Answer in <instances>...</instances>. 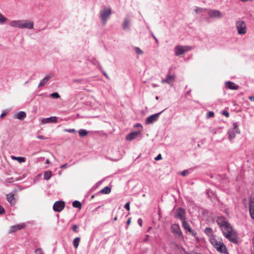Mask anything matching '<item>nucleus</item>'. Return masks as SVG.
I'll return each mask as SVG.
<instances>
[{
    "mask_svg": "<svg viewBox=\"0 0 254 254\" xmlns=\"http://www.w3.org/2000/svg\"><path fill=\"white\" fill-rule=\"evenodd\" d=\"M210 243L216 249L217 251L222 254H229L227 249L223 242L222 239L212 238L210 239Z\"/></svg>",
    "mask_w": 254,
    "mask_h": 254,
    "instance_id": "1",
    "label": "nucleus"
},
{
    "mask_svg": "<svg viewBox=\"0 0 254 254\" xmlns=\"http://www.w3.org/2000/svg\"><path fill=\"white\" fill-rule=\"evenodd\" d=\"M10 26L20 29H32L34 28V23L32 21L28 20H17L11 21Z\"/></svg>",
    "mask_w": 254,
    "mask_h": 254,
    "instance_id": "2",
    "label": "nucleus"
},
{
    "mask_svg": "<svg viewBox=\"0 0 254 254\" xmlns=\"http://www.w3.org/2000/svg\"><path fill=\"white\" fill-rule=\"evenodd\" d=\"M112 14V10L110 8L104 7L100 11V17L103 25H105L107 23L108 18Z\"/></svg>",
    "mask_w": 254,
    "mask_h": 254,
    "instance_id": "3",
    "label": "nucleus"
},
{
    "mask_svg": "<svg viewBox=\"0 0 254 254\" xmlns=\"http://www.w3.org/2000/svg\"><path fill=\"white\" fill-rule=\"evenodd\" d=\"M236 28L239 35H243L247 32L246 23L243 20H238L236 21Z\"/></svg>",
    "mask_w": 254,
    "mask_h": 254,
    "instance_id": "4",
    "label": "nucleus"
},
{
    "mask_svg": "<svg viewBox=\"0 0 254 254\" xmlns=\"http://www.w3.org/2000/svg\"><path fill=\"white\" fill-rule=\"evenodd\" d=\"M191 50V48L189 46L177 45L174 48L175 55L177 56L183 55L185 52L190 51Z\"/></svg>",
    "mask_w": 254,
    "mask_h": 254,
    "instance_id": "5",
    "label": "nucleus"
},
{
    "mask_svg": "<svg viewBox=\"0 0 254 254\" xmlns=\"http://www.w3.org/2000/svg\"><path fill=\"white\" fill-rule=\"evenodd\" d=\"M235 132H237L238 133H240V131L238 127V125L237 123H234L233 124V127L229 129L228 131V134L229 135V139L230 140L233 139L235 137Z\"/></svg>",
    "mask_w": 254,
    "mask_h": 254,
    "instance_id": "6",
    "label": "nucleus"
},
{
    "mask_svg": "<svg viewBox=\"0 0 254 254\" xmlns=\"http://www.w3.org/2000/svg\"><path fill=\"white\" fill-rule=\"evenodd\" d=\"M164 111H162L161 112L152 115L148 117L145 121V123L146 124H151L153 123L154 122L157 121L160 115Z\"/></svg>",
    "mask_w": 254,
    "mask_h": 254,
    "instance_id": "7",
    "label": "nucleus"
},
{
    "mask_svg": "<svg viewBox=\"0 0 254 254\" xmlns=\"http://www.w3.org/2000/svg\"><path fill=\"white\" fill-rule=\"evenodd\" d=\"M175 79V75L174 74H171L170 71L169 70L166 75L165 79L161 80L162 83H168L169 84H172Z\"/></svg>",
    "mask_w": 254,
    "mask_h": 254,
    "instance_id": "8",
    "label": "nucleus"
},
{
    "mask_svg": "<svg viewBox=\"0 0 254 254\" xmlns=\"http://www.w3.org/2000/svg\"><path fill=\"white\" fill-rule=\"evenodd\" d=\"M175 217L182 221L185 218V211L182 208L179 207L176 211Z\"/></svg>",
    "mask_w": 254,
    "mask_h": 254,
    "instance_id": "9",
    "label": "nucleus"
},
{
    "mask_svg": "<svg viewBox=\"0 0 254 254\" xmlns=\"http://www.w3.org/2000/svg\"><path fill=\"white\" fill-rule=\"evenodd\" d=\"M208 14L209 17L213 18H221L223 16L220 11L215 9L209 10Z\"/></svg>",
    "mask_w": 254,
    "mask_h": 254,
    "instance_id": "10",
    "label": "nucleus"
},
{
    "mask_svg": "<svg viewBox=\"0 0 254 254\" xmlns=\"http://www.w3.org/2000/svg\"><path fill=\"white\" fill-rule=\"evenodd\" d=\"M64 207V201H57L55 202L53 205V209L56 212H61Z\"/></svg>",
    "mask_w": 254,
    "mask_h": 254,
    "instance_id": "11",
    "label": "nucleus"
},
{
    "mask_svg": "<svg viewBox=\"0 0 254 254\" xmlns=\"http://www.w3.org/2000/svg\"><path fill=\"white\" fill-rule=\"evenodd\" d=\"M131 26V20L129 16H127L124 19L122 23L123 29L125 30H129Z\"/></svg>",
    "mask_w": 254,
    "mask_h": 254,
    "instance_id": "12",
    "label": "nucleus"
},
{
    "mask_svg": "<svg viewBox=\"0 0 254 254\" xmlns=\"http://www.w3.org/2000/svg\"><path fill=\"white\" fill-rule=\"evenodd\" d=\"M222 231L223 235L225 236L228 234H230V232L233 231V229L229 223L226 224V225L220 228Z\"/></svg>",
    "mask_w": 254,
    "mask_h": 254,
    "instance_id": "13",
    "label": "nucleus"
},
{
    "mask_svg": "<svg viewBox=\"0 0 254 254\" xmlns=\"http://www.w3.org/2000/svg\"><path fill=\"white\" fill-rule=\"evenodd\" d=\"M141 133V130L135 131L130 132L126 136L127 140H132L139 136Z\"/></svg>",
    "mask_w": 254,
    "mask_h": 254,
    "instance_id": "14",
    "label": "nucleus"
},
{
    "mask_svg": "<svg viewBox=\"0 0 254 254\" xmlns=\"http://www.w3.org/2000/svg\"><path fill=\"white\" fill-rule=\"evenodd\" d=\"M26 225L24 223L19 224L13 225L10 227L9 233H12L17 231L18 230H21L25 227Z\"/></svg>",
    "mask_w": 254,
    "mask_h": 254,
    "instance_id": "15",
    "label": "nucleus"
},
{
    "mask_svg": "<svg viewBox=\"0 0 254 254\" xmlns=\"http://www.w3.org/2000/svg\"><path fill=\"white\" fill-rule=\"evenodd\" d=\"M171 229L172 231L176 235V236L180 237L182 235V231L178 225H172L171 226Z\"/></svg>",
    "mask_w": 254,
    "mask_h": 254,
    "instance_id": "16",
    "label": "nucleus"
},
{
    "mask_svg": "<svg viewBox=\"0 0 254 254\" xmlns=\"http://www.w3.org/2000/svg\"><path fill=\"white\" fill-rule=\"evenodd\" d=\"M225 237L231 242L235 244L238 243V238L233 231L230 232V234H227Z\"/></svg>",
    "mask_w": 254,
    "mask_h": 254,
    "instance_id": "17",
    "label": "nucleus"
},
{
    "mask_svg": "<svg viewBox=\"0 0 254 254\" xmlns=\"http://www.w3.org/2000/svg\"><path fill=\"white\" fill-rule=\"evenodd\" d=\"M216 222L220 228L229 223L225 217L222 216L217 217Z\"/></svg>",
    "mask_w": 254,
    "mask_h": 254,
    "instance_id": "18",
    "label": "nucleus"
},
{
    "mask_svg": "<svg viewBox=\"0 0 254 254\" xmlns=\"http://www.w3.org/2000/svg\"><path fill=\"white\" fill-rule=\"evenodd\" d=\"M41 121L43 124H48L51 123H57V118L56 117H51L47 118H42Z\"/></svg>",
    "mask_w": 254,
    "mask_h": 254,
    "instance_id": "19",
    "label": "nucleus"
},
{
    "mask_svg": "<svg viewBox=\"0 0 254 254\" xmlns=\"http://www.w3.org/2000/svg\"><path fill=\"white\" fill-rule=\"evenodd\" d=\"M6 199L11 205H14L16 203L14 195L12 193L6 194Z\"/></svg>",
    "mask_w": 254,
    "mask_h": 254,
    "instance_id": "20",
    "label": "nucleus"
},
{
    "mask_svg": "<svg viewBox=\"0 0 254 254\" xmlns=\"http://www.w3.org/2000/svg\"><path fill=\"white\" fill-rule=\"evenodd\" d=\"M204 233L209 237V241L210 239L216 238L215 236H214L213 234V230L211 228H206L204 230Z\"/></svg>",
    "mask_w": 254,
    "mask_h": 254,
    "instance_id": "21",
    "label": "nucleus"
},
{
    "mask_svg": "<svg viewBox=\"0 0 254 254\" xmlns=\"http://www.w3.org/2000/svg\"><path fill=\"white\" fill-rule=\"evenodd\" d=\"M53 77L52 74L46 75L42 80L40 82L38 87H41L45 85V84Z\"/></svg>",
    "mask_w": 254,
    "mask_h": 254,
    "instance_id": "22",
    "label": "nucleus"
},
{
    "mask_svg": "<svg viewBox=\"0 0 254 254\" xmlns=\"http://www.w3.org/2000/svg\"><path fill=\"white\" fill-rule=\"evenodd\" d=\"M225 86L230 89L237 90L239 88L238 85H237L235 83L231 81L226 82Z\"/></svg>",
    "mask_w": 254,
    "mask_h": 254,
    "instance_id": "23",
    "label": "nucleus"
},
{
    "mask_svg": "<svg viewBox=\"0 0 254 254\" xmlns=\"http://www.w3.org/2000/svg\"><path fill=\"white\" fill-rule=\"evenodd\" d=\"M249 212L251 218L254 220V202L251 201L249 204Z\"/></svg>",
    "mask_w": 254,
    "mask_h": 254,
    "instance_id": "24",
    "label": "nucleus"
},
{
    "mask_svg": "<svg viewBox=\"0 0 254 254\" xmlns=\"http://www.w3.org/2000/svg\"><path fill=\"white\" fill-rule=\"evenodd\" d=\"M26 117L25 112L23 111L19 112L16 116L14 117L15 118L18 119L20 120H24Z\"/></svg>",
    "mask_w": 254,
    "mask_h": 254,
    "instance_id": "25",
    "label": "nucleus"
},
{
    "mask_svg": "<svg viewBox=\"0 0 254 254\" xmlns=\"http://www.w3.org/2000/svg\"><path fill=\"white\" fill-rule=\"evenodd\" d=\"M182 226L184 228L189 232L191 233L192 232V230L190 227V224L186 221V220H184L182 223Z\"/></svg>",
    "mask_w": 254,
    "mask_h": 254,
    "instance_id": "26",
    "label": "nucleus"
},
{
    "mask_svg": "<svg viewBox=\"0 0 254 254\" xmlns=\"http://www.w3.org/2000/svg\"><path fill=\"white\" fill-rule=\"evenodd\" d=\"M19 179L18 178H15V179L11 177V178H7V179H6L4 182H3V184L6 186H8L9 184L10 183H11L12 182H14V181H19Z\"/></svg>",
    "mask_w": 254,
    "mask_h": 254,
    "instance_id": "27",
    "label": "nucleus"
},
{
    "mask_svg": "<svg viewBox=\"0 0 254 254\" xmlns=\"http://www.w3.org/2000/svg\"><path fill=\"white\" fill-rule=\"evenodd\" d=\"M11 158L12 160L18 161L20 163L24 162L25 161V158L23 157H16L14 156H11Z\"/></svg>",
    "mask_w": 254,
    "mask_h": 254,
    "instance_id": "28",
    "label": "nucleus"
},
{
    "mask_svg": "<svg viewBox=\"0 0 254 254\" xmlns=\"http://www.w3.org/2000/svg\"><path fill=\"white\" fill-rule=\"evenodd\" d=\"M52 177V172L51 171H47L44 174V179L45 180H49Z\"/></svg>",
    "mask_w": 254,
    "mask_h": 254,
    "instance_id": "29",
    "label": "nucleus"
},
{
    "mask_svg": "<svg viewBox=\"0 0 254 254\" xmlns=\"http://www.w3.org/2000/svg\"><path fill=\"white\" fill-rule=\"evenodd\" d=\"M78 133H79L80 137H83L87 135L88 131L86 129H80L79 130Z\"/></svg>",
    "mask_w": 254,
    "mask_h": 254,
    "instance_id": "30",
    "label": "nucleus"
},
{
    "mask_svg": "<svg viewBox=\"0 0 254 254\" xmlns=\"http://www.w3.org/2000/svg\"><path fill=\"white\" fill-rule=\"evenodd\" d=\"M111 192V189L108 187H105L100 191V192L103 194H109Z\"/></svg>",
    "mask_w": 254,
    "mask_h": 254,
    "instance_id": "31",
    "label": "nucleus"
},
{
    "mask_svg": "<svg viewBox=\"0 0 254 254\" xmlns=\"http://www.w3.org/2000/svg\"><path fill=\"white\" fill-rule=\"evenodd\" d=\"M80 240V239L79 237H76L73 240V245L75 248H78V247L79 246Z\"/></svg>",
    "mask_w": 254,
    "mask_h": 254,
    "instance_id": "32",
    "label": "nucleus"
},
{
    "mask_svg": "<svg viewBox=\"0 0 254 254\" xmlns=\"http://www.w3.org/2000/svg\"><path fill=\"white\" fill-rule=\"evenodd\" d=\"M72 206L75 208H80L81 207V203L78 200H75L72 203Z\"/></svg>",
    "mask_w": 254,
    "mask_h": 254,
    "instance_id": "33",
    "label": "nucleus"
},
{
    "mask_svg": "<svg viewBox=\"0 0 254 254\" xmlns=\"http://www.w3.org/2000/svg\"><path fill=\"white\" fill-rule=\"evenodd\" d=\"M7 21V18L5 17L0 13V24H3Z\"/></svg>",
    "mask_w": 254,
    "mask_h": 254,
    "instance_id": "34",
    "label": "nucleus"
},
{
    "mask_svg": "<svg viewBox=\"0 0 254 254\" xmlns=\"http://www.w3.org/2000/svg\"><path fill=\"white\" fill-rule=\"evenodd\" d=\"M203 8L199 7H195L194 9V11L196 13H201L202 11H203Z\"/></svg>",
    "mask_w": 254,
    "mask_h": 254,
    "instance_id": "35",
    "label": "nucleus"
},
{
    "mask_svg": "<svg viewBox=\"0 0 254 254\" xmlns=\"http://www.w3.org/2000/svg\"><path fill=\"white\" fill-rule=\"evenodd\" d=\"M51 97L53 98H59L60 97V96L58 92H54L51 94Z\"/></svg>",
    "mask_w": 254,
    "mask_h": 254,
    "instance_id": "36",
    "label": "nucleus"
},
{
    "mask_svg": "<svg viewBox=\"0 0 254 254\" xmlns=\"http://www.w3.org/2000/svg\"><path fill=\"white\" fill-rule=\"evenodd\" d=\"M214 116V113L213 111H209L207 113V118H212Z\"/></svg>",
    "mask_w": 254,
    "mask_h": 254,
    "instance_id": "37",
    "label": "nucleus"
},
{
    "mask_svg": "<svg viewBox=\"0 0 254 254\" xmlns=\"http://www.w3.org/2000/svg\"><path fill=\"white\" fill-rule=\"evenodd\" d=\"M64 131L70 133H74L76 132V130L74 128L65 129Z\"/></svg>",
    "mask_w": 254,
    "mask_h": 254,
    "instance_id": "38",
    "label": "nucleus"
},
{
    "mask_svg": "<svg viewBox=\"0 0 254 254\" xmlns=\"http://www.w3.org/2000/svg\"><path fill=\"white\" fill-rule=\"evenodd\" d=\"M135 51L138 55H141L143 53V52L138 47L135 48Z\"/></svg>",
    "mask_w": 254,
    "mask_h": 254,
    "instance_id": "39",
    "label": "nucleus"
},
{
    "mask_svg": "<svg viewBox=\"0 0 254 254\" xmlns=\"http://www.w3.org/2000/svg\"><path fill=\"white\" fill-rule=\"evenodd\" d=\"M189 171L188 170H185L181 172V174L183 176H185L189 174Z\"/></svg>",
    "mask_w": 254,
    "mask_h": 254,
    "instance_id": "40",
    "label": "nucleus"
},
{
    "mask_svg": "<svg viewBox=\"0 0 254 254\" xmlns=\"http://www.w3.org/2000/svg\"><path fill=\"white\" fill-rule=\"evenodd\" d=\"M35 253L36 254H43V251L41 249L39 248L35 250Z\"/></svg>",
    "mask_w": 254,
    "mask_h": 254,
    "instance_id": "41",
    "label": "nucleus"
},
{
    "mask_svg": "<svg viewBox=\"0 0 254 254\" xmlns=\"http://www.w3.org/2000/svg\"><path fill=\"white\" fill-rule=\"evenodd\" d=\"M221 114L222 115H224L225 116H226V117H229V113L227 111H225V110L222 111L221 112Z\"/></svg>",
    "mask_w": 254,
    "mask_h": 254,
    "instance_id": "42",
    "label": "nucleus"
},
{
    "mask_svg": "<svg viewBox=\"0 0 254 254\" xmlns=\"http://www.w3.org/2000/svg\"><path fill=\"white\" fill-rule=\"evenodd\" d=\"M77 228H78V226L76 225H73L72 226V230H73V231L74 232H75V233L78 232Z\"/></svg>",
    "mask_w": 254,
    "mask_h": 254,
    "instance_id": "43",
    "label": "nucleus"
},
{
    "mask_svg": "<svg viewBox=\"0 0 254 254\" xmlns=\"http://www.w3.org/2000/svg\"><path fill=\"white\" fill-rule=\"evenodd\" d=\"M5 213L4 208L0 205V214H3Z\"/></svg>",
    "mask_w": 254,
    "mask_h": 254,
    "instance_id": "44",
    "label": "nucleus"
},
{
    "mask_svg": "<svg viewBox=\"0 0 254 254\" xmlns=\"http://www.w3.org/2000/svg\"><path fill=\"white\" fill-rule=\"evenodd\" d=\"M129 204L130 203L128 202L125 205V208L128 211H129L130 209Z\"/></svg>",
    "mask_w": 254,
    "mask_h": 254,
    "instance_id": "45",
    "label": "nucleus"
},
{
    "mask_svg": "<svg viewBox=\"0 0 254 254\" xmlns=\"http://www.w3.org/2000/svg\"><path fill=\"white\" fill-rule=\"evenodd\" d=\"M137 223L141 227L142 225V220L141 218H139L138 220H137Z\"/></svg>",
    "mask_w": 254,
    "mask_h": 254,
    "instance_id": "46",
    "label": "nucleus"
},
{
    "mask_svg": "<svg viewBox=\"0 0 254 254\" xmlns=\"http://www.w3.org/2000/svg\"><path fill=\"white\" fill-rule=\"evenodd\" d=\"M96 62L97 63V66H98V68L101 70V71L102 72V70H104L102 68V66L100 64V63L99 62H98L97 61H96Z\"/></svg>",
    "mask_w": 254,
    "mask_h": 254,
    "instance_id": "47",
    "label": "nucleus"
},
{
    "mask_svg": "<svg viewBox=\"0 0 254 254\" xmlns=\"http://www.w3.org/2000/svg\"><path fill=\"white\" fill-rule=\"evenodd\" d=\"M162 159V156L161 154H158L157 157L155 158V160H159Z\"/></svg>",
    "mask_w": 254,
    "mask_h": 254,
    "instance_id": "48",
    "label": "nucleus"
},
{
    "mask_svg": "<svg viewBox=\"0 0 254 254\" xmlns=\"http://www.w3.org/2000/svg\"><path fill=\"white\" fill-rule=\"evenodd\" d=\"M68 167V164H64V165H62L60 166V168L61 169H66Z\"/></svg>",
    "mask_w": 254,
    "mask_h": 254,
    "instance_id": "49",
    "label": "nucleus"
},
{
    "mask_svg": "<svg viewBox=\"0 0 254 254\" xmlns=\"http://www.w3.org/2000/svg\"><path fill=\"white\" fill-rule=\"evenodd\" d=\"M102 72L107 79H109L108 75L104 70H102Z\"/></svg>",
    "mask_w": 254,
    "mask_h": 254,
    "instance_id": "50",
    "label": "nucleus"
},
{
    "mask_svg": "<svg viewBox=\"0 0 254 254\" xmlns=\"http://www.w3.org/2000/svg\"><path fill=\"white\" fill-rule=\"evenodd\" d=\"M37 138L40 139H45L46 138L42 135H38Z\"/></svg>",
    "mask_w": 254,
    "mask_h": 254,
    "instance_id": "51",
    "label": "nucleus"
},
{
    "mask_svg": "<svg viewBox=\"0 0 254 254\" xmlns=\"http://www.w3.org/2000/svg\"><path fill=\"white\" fill-rule=\"evenodd\" d=\"M252 242H253V250L252 251V254H254V236L253 238Z\"/></svg>",
    "mask_w": 254,
    "mask_h": 254,
    "instance_id": "52",
    "label": "nucleus"
},
{
    "mask_svg": "<svg viewBox=\"0 0 254 254\" xmlns=\"http://www.w3.org/2000/svg\"><path fill=\"white\" fill-rule=\"evenodd\" d=\"M6 114H7V113L3 112V113L0 115V118H3L4 117H5V116L6 115Z\"/></svg>",
    "mask_w": 254,
    "mask_h": 254,
    "instance_id": "53",
    "label": "nucleus"
},
{
    "mask_svg": "<svg viewBox=\"0 0 254 254\" xmlns=\"http://www.w3.org/2000/svg\"><path fill=\"white\" fill-rule=\"evenodd\" d=\"M151 35L152 36V37H153V38L155 39V41L158 43V39L156 38V37L154 36V35L153 34V33L152 32H151Z\"/></svg>",
    "mask_w": 254,
    "mask_h": 254,
    "instance_id": "54",
    "label": "nucleus"
},
{
    "mask_svg": "<svg viewBox=\"0 0 254 254\" xmlns=\"http://www.w3.org/2000/svg\"><path fill=\"white\" fill-rule=\"evenodd\" d=\"M134 127H142L141 125L140 124H136L134 125Z\"/></svg>",
    "mask_w": 254,
    "mask_h": 254,
    "instance_id": "55",
    "label": "nucleus"
},
{
    "mask_svg": "<svg viewBox=\"0 0 254 254\" xmlns=\"http://www.w3.org/2000/svg\"><path fill=\"white\" fill-rule=\"evenodd\" d=\"M130 222H131V218H129L127 222V225H129L130 223Z\"/></svg>",
    "mask_w": 254,
    "mask_h": 254,
    "instance_id": "56",
    "label": "nucleus"
},
{
    "mask_svg": "<svg viewBox=\"0 0 254 254\" xmlns=\"http://www.w3.org/2000/svg\"><path fill=\"white\" fill-rule=\"evenodd\" d=\"M249 98L251 101H254V96H250Z\"/></svg>",
    "mask_w": 254,
    "mask_h": 254,
    "instance_id": "57",
    "label": "nucleus"
},
{
    "mask_svg": "<svg viewBox=\"0 0 254 254\" xmlns=\"http://www.w3.org/2000/svg\"><path fill=\"white\" fill-rule=\"evenodd\" d=\"M190 92H191V90H189V91L187 92V93H186V97H187V96H188V95H190Z\"/></svg>",
    "mask_w": 254,
    "mask_h": 254,
    "instance_id": "58",
    "label": "nucleus"
},
{
    "mask_svg": "<svg viewBox=\"0 0 254 254\" xmlns=\"http://www.w3.org/2000/svg\"><path fill=\"white\" fill-rule=\"evenodd\" d=\"M241 1H243V2H246V1H253V0H240Z\"/></svg>",
    "mask_w": 254,
    "mask_h": 254,
    "instance_id": "59",
    "label": "nucleus"
},
{
    "mask_svg": "<svg viewBox=\"0 0 254 254\" xmlns=\"http://www.w3.org/2000/svg\"><path fill=\"white\" fill-rule=\"evenodd\" d=\"M46 164H50V160L49 159H47L46 161Z\"/></svg>",
    "mask_w": 254,
    "mask_h": 254,
    "instance_id": "60",
    "label": "nucleus"
},
{
    "mask_svg": "<svg viewBox=\"0 0 254 254\" xmlns=\"http://www.w3.org/2000/svg\"><path fill=\"white\" fill-rule=\"evenodd\" d=\"M152 85L153 87H156L158 86V85L156 84H152Z\"/></svg>",
    "mask_w": 254,
    "mask_h": 254,
    "instance_id": "61",
    "label": "nucleus"
},
{
    "mask_svg": "<svg viewBox=\"0 0 254 254\" xmlns=\"http://www.w3.org/2000/svg\"><path fill=\"white\" fill-rule=\"evenodd\" d=\"M117 220V217H115L114 218V221H116Z\"/></svg>",
    "mask_w": 254,
    "mask_h": 254,
    "instance_id": "62",
    "label": "nucleus"
},
{
    "mask_svg": "<svg viewBox=\"0 0 254 254\" xmlns=\"http://www.w3.org/2000/svg\"><path fill=\"white\" fill-rule=\"evenodd\" d=\"M159 99V97L158 96H156V99L158 100Z\"/></svg>",
    "mask_w": 254,
    "mask_h": 254,
    "instance_id": "63",
    "label": "nucleus"
},
{
    "mask_svg": "<svg viewBox=\"0 0 254 254\" xmlns=\"http://www.w3.org/2000/svg\"><path fill=\"white\" fill-rule=\"evenodd\" d=\"M94 197V195H92L91 196V198H93Z\"/></svg>",
    "mask_w": 254,
    "mask_h": 254,
    "instance_id": "64",
    "label": "nucleus"
}]
</instances>
